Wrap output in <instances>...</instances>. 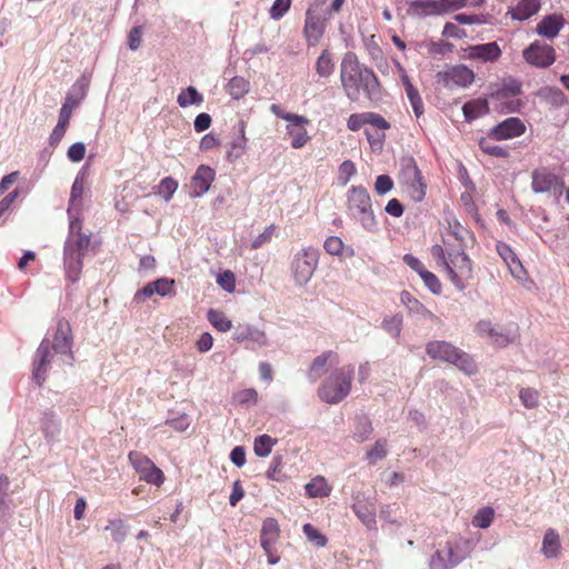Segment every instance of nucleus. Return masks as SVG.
<instances>
[{
	"instance_id": "nucleus-14",
	"label": "nucleus",
	"mask_w": 569,
	"mask_h": 569,
	"mask_svg": "<svg viewBox=\"0 0 569 569\" xmlns=\"http://www.w3.org/2000/svg\"><path fill=\"white\" fill-rule=\"evenodd\" d=\"M353 500L351 508L361 523L369 530L376 529L377 508L375 498L358 493Z\"/></svg>"
},
{
	"instance_id": "nucleus-64",
	"label": "nucleus",
	"mask_w": 569,
	"mask_h": 569,
	"mask_svg": "<svg viewBox=\"0 0 569 569\" xmlns=\"http://www.w3.org/2000/svg\"><path fill=\"white\" fill-rule=\"evenodd\" d=\"M496 249L498 254L501 257L506 264L510 263L512 260L517 258L512 249L505 242H497Z\"/></svg>"
},
{
	"instance_id": "nucleus-8",
	"label": "nucleus",
	"mask_w": 569,
	"mask_h": 569,
	"mask_svg": "<svg viewBox=\"0 0 569 569\" xmlns=\"http://www.w3.org/2000/svg\"><path fill=\"white\" fill-rule=\"evenodd\" d=\"M445 269L458 290H463L466 283L472 277V262L463 247L452 248L448 251V260Z\"/></svg>"
},
{
	"instance_id": "nucleus-20",
	"label": "nucleus",
	"mask_w": 569,
	"mask_h": 569,
	"mask_svg": "<svg viewBox=\"0 0 569 569\" xmlns=\"http://www.w3.org/2000/svg\"><path fill=\"white\" fill-rule=\"evenodd\" d=\"M408 13L413 17L443 16L440 0H415L409 3Z\"/></svg>"
},
{
	"instance_id": "nucleus-41",
	"label": "nucleus",
	"mask_w": 569,
	"mask_h": 569,
	"mask_svg": "<svg viewBox=\"0 0 569 569\" xmlns=\"http://www.w3.org/2000/svg\"><path fill=\"white\" fill-rule=\"evenodd\" d=\"M287 134L291 137V147L293 149L302 148L310 139L307 129L303 127L296 128V126L286 127Z\"/></svg>"
},
{
	"instance_id": "nucleus-51",
	"label": "nucleus",
	"mask_w": 569,
	"mask_h": 569,
	"mask_svg": "<svg viewBox=\"0 0 569 569\" xmlns=\"http://www.w3.org/2000/svg\"><path fill=\"white\" fill-rule=\"evenodd\" d=\"M357 172L356 166L351 160H346L339 166L338 180L342 186H346L352 176Z\"/></svg>"
},
{
	"instance_id": "nucleus-3",
	"label": "nucleus",
	"mask_w": 569,
	"mask_h": 569,
	"mask_svg": "<svg viewBox=\"0 0 569 569\" xmlns=\"http://www.w3.org/2000/svg\"><path fill=\"white\" fill-rule=\"evenodd\" d=\"M341 87L351 101H359L361 94L369 100L378 98L380 84L375 72L361 64L353 52H347L340 63Z\"/></svg>"
},
{
	"instance_id": "nucleus-38",
	"label": "nucleus",
	"mask_w": 569,
	"mask_h": 569,
	"mask_svg": "<svg viewBox=\"0 0 569 569\" xmlns=\"http://www.w3.org/2000/svg\"><path fill=\"white\" fill-rule=\"evenodd\" d=\"M335 63L332 56L328 50H323L317 59L316 72L319 77L328 78L333 73Z\"/></svg>"
},
{
	"instance_id": "nucleus-36",
	"label": "nucleus",
	"mask_w": 569,
	"mask_h": 569,
	"mask_svg": "<svg viewBox=\"0 0 569 569\" xmlns=\"http://www.w3.org/2000/svg\"><path fill=\"white\" fill-rule=\"evenodd\" d=\"M177 102L181 108L192 104L200 106L203 102V97L194 87L189 86L178 94Z\"/></svg>"
},
{
	"instance_id": "nucleus-60",
	"label": "nucleus",
	"mask_w": 569,
	"mask_h": 569,
	"mask_svg": "<svg viewBox=\"0 0 569 569\" xmlns=\"http://www.w3.org/2000/svg\"><path fill=\"white\" fill-rule=\"evenodd\" d=\"M303 532L318 547H323L327 543V538L310 523L303 526Z\"/></svg>"
},
{
	"instance_id": "nucleus-9",
	"label": "nucleus",
	"mask_w": 569,
	"mask_h": 569,
	"mask_svg": "<svg viewBox=\"0 0 569 569\" xmlns=\"http://www.w3.org/2000/svg\"><path fill=\"white\" fill-rule=\"evenodd\" d=\"M319 262V251L306 247L298 251L291 262L292 278L298 286L307 284L312 278Z\"/></svg>"
},
{
	"instance_id": "nucleus-52",
	"label": "nucleus",
	"mask_w": 569,
	"mask_h": 569,
	"mask_svg": "<svg viewBox=\"0 0 569 569\" xmlns=\"http://www.w3.org/2000/svg\"><path fill=\"white\" fill-rule=\"evenodd\" d=\"M291 0H274L272 3L269 14L273 20H280L290 9Z\"/></svg>"
},
{
	"instance_id": "nucleus-17",
	"label": "nucleus",
	"mask_w": 569,
	"mask_h": 569,
	"mask_svg": "<svg viewBox=\"0 0 569 569\" xmlns=\"http://www.w3.org/2000/svg\"><path fill=\"white\" fill-rule=\"evenodd\" d=\"M214 176L213 169L208 166H200L191 179L190 196L192 198L203 196L210 189Z\"/></svg>"
},
{
	"instance_id": "nucleus-11",
	"label": "nucleus",
	"mask_w": 569,
	"mask_h": 569,
	"mask_svg": "<svg viewBox=\"0 0 569 569\" xmlns=\"http://www.w3.org/2000/svg\"><path fill=\"white\" fill-rule=\"evenodd\" d=\"M475 80V73L471 69L463 64L448 67L446 70L438 72L437 81L448 89L455 87L466 88Z\"/></svg>"
},
{
	"instance_id": "nucleus-59",
	"label": "nucleus",
	"mask_w": 569,
	"mask_h": 569,
	"mask_svg": "<svg viewBox=\"0 0 569 569\" xmlns=\"http://www.w3.org/2000/svg\"><path fill=\"white\" fill-rule=\"evenodd\" d=\"M217 283L227 292H233L236 288L234 274L226 270L217 276Z\"/></svg>"
},
{
	"instance_id": "nucleus-50",
	"label": "nucleus",
	"mask_w": 569,
	"mask_h": 569,
	"mask_svg": "<svg viewBox=\"0 0 569 569\" xmlns=\"http://www.w3.org/2000/svg\"><path fill=\"white\" fill-rule=\"evenodd\" d=\"M449 224V233L455 237L458 241V247H466V236L469 234V231L465 229L457 220L448 221Z\"/></svg>"
},
{
	"instance_id": "nucleus-40",
	"label": "nucleus",
	"mask_w": 569,
	"mask_h": 569,
	"mask_svg": "<svg viewBox=\"0 0 569 569\" xmlns=\"http://www.w3.org/2000/svg\"><path fill=\"white\" fill-rule=\"evenodd\" d=\"M208 321L220 332H227L232 328V322L226 315L216 309H210L207 313Z\"/></svg>"
},
{
	"instance_id": "nucleus-48",
	"label": "nucleus",
	"mask_w": 569,
	"mask_h": 569,
	"mask_svg": "<svg viewBox=\"0 0 569 569\" xmlns=\"http://www.w3.org/2000/svg\"><path fill=\"white\" fill-rule=\"evenodd\" d=\"M406 94L410 101L416 117H420L423 113V102L418 90L413 87V84H408Z\"/></svg>"
},
{
	"instance_id": "nucleus-29",
	"label": "nucleus",
	"mask_w": 569,
	"mask_h": 569,
	"mask_svg": "<svg viewBox=\"0 0 569 569\" xmlns=\"http://www.w3.org/2000/svg\"><path fill=\"white\" fill-rule=\"evenodd\" d=\"M465 119L469 122L487 114L489 112V104L487 99L478 98L468 101L462 107Z\"/></svg>"
},
{
	"instance_id": "nucleus-46",
	"label": "nucleus",
	"mask_w": 569,
	"mask_h": 569,
	"mask_svg": "<svg viewBox=\"0 0 569 569\" xmlns=\"http://www.w3.org/2000/svg\"><path fill=\"white\" fill-rule=\"evenodd\" d=\"M519 398L527 409H535L539 405V391L533 388H521Z\"/></svg>"
},
{
	"instance_id": "nucleus-53",
	"label": "nucleus",
	"mask_w": 569,
	"mask_h": 569,
	"mask_svg": "<svg viewBox=\"0 0 569 569\" xmlns=\"http://www.w3.org/2000/svg\"><path fill=\"white\" fill-rule=\"evenodd\" d=\"M177 188L178 182L173 178L167 177L160 182L159 194H161L166 201H169L176 192Z\"/></svg>"
},
{
	"instance_id": "nucleus-10",
	"label": "nucleus",
	"mask_w": 569,
	"mask_h": 569,
	"mask_svg": "<svg viewBox=\"0 0 569 569\" xmlns=\"http://www.w3.org/2000/svg\"><path fill=\"white\" fill-rule=\"evenodd\" d=\"M129 461L133 469L139 473L140 479L156 486H161L164 481V475L147 456L131 451Z\"/></svg>"
},
{
	"instance_id": "nucleus-33",
	"label": "nucleus",
	"mask_w": 569,
	"mask_h": 569,
	"mask_svg": "<svg viewBox=\"0 0 569 569\" xmlns=\"http://www.w3.org/2000/svg\"><path fill=\"white\" fill-rule=\"evenodd\" d=\"M323 248L327 253L331 256H340L346 254L347 257L353 256V249L348 247L346 248L341 238L337 236H330L325 240Z\"/></svg>"
},
{
	"instance_id": "nucleus-30",
	"label": "nucleus",
	"mask_w": 569,
	"mask_h": 569,
	"mask_svg": "<svg viewBox=\"0 0 569 569\" xmlns=\"http://www.w3.org/2000/svg\"><path fill=\"white\" fill-rule=\"evenodd\" d=\"M560 548L561 543L558 532L555 529H548L545 532L542 540V555L548 559L557 558L559 556Z\"/></svg>"
},
{
	"instance_id": "nucleus-32",
	"label": "nucleus",
	"mask_w": 569,
	"mask_h": 569,
	"mask_svg": "<svg viewBox=\"0 0 569 569\" xmlns=\"http://www.w3.org/2000/svg\"><path fill=\"white\" fill-rule=\"evenodd\" d=\"M517 337L518 327L515 323L501 330L495 327L493 332L489 336L491 341L499 347L508 346L509 343L513 342Z\"/></svg>"
},
{
	"instance_id": "nucleus-42",
	"label": "nucleus",
	"mask_w": 569,
	"mask_h": 569,
	"mask_svg": "<svg viewBox=\"0 0 569 569\" xmlns=\"http://www.w3.org/2000/svg\"><path fill=\"white\" fill-rule=\"evenodd\" d=\"M372 430L371 421L367 417H360L357 419L352 437L357 442H363L368 440Z\"/></svg>"
},
{
	"instance_id": "nucleus-63",
	"label": "nucleus",
	"mask_w": 569,
	"mask_h": 569,
	"mask_svg": "<svg viewBox=\"0 0 569 569\" xmlns=\"http://www.w3.org/2000/svg\"><path fill=\"white\" fill-rule=\"evenodd\" d=\"M142 27H133L128 34V47L130 50L136 51L141 44Z\"/></svg>"
},
{
	"instance_id": "nucleus-43",
	"label": "nucleus",
	"mask_w": 569,
	"mask_h": 569,
	"mask_svg": "<svg viewBox=\"0 0 569 569\" xmlns=\"http://www.w3.org/2000/svg\"><path fill=\"white\" fill-rule=\"evenodd\" d=\"M388 455L387 440L378 439L371 449L367 451L366 458L370 465H376Z\"/></svg>"
},
{
	"instance_id": "nucleus-55",
	"label": "nucleus",
	"mask_w": 569,
	"mask_h": 569,
	"mask_svg": "<svg viewBox=\"0 0 569 569\" xmlns=\"http://www.w3.org/2000/svg\"><path fill=\"white\" fill-rule=\"evenodd\" d=\"M445 244L448 247L447 249H445L440 244H433L431 247V256L432 258L436 260L437 264L440 266V267H443L447 264V260H448V251L450 249H452V247L446 241L443 240Z\"/></svg>"
},
{
	"instance_id": "nucleus-21",
	"label": "nucleus",
	"mask_w": 569,
	"mask_h": 569,
	"mask_svg": "<svg viewBox=\"0 0 569 569\" xmlns=\"http://www.w3.org/2000/svg\"><path fill=\"white\" fill-rule=\"evenodd\" d=\"M501 56V49L497 42L476 44L469 48V58L481 62H495Z\"/></svg>"
},
{
	"instance_id": "nucleus-56",
	"label": "nucleus",
	"mask_w": 569,
	"mask_h": 569,
	"mask_svg": "<svg viewBox=\"0 0 569 569\" xmlns=\"http://www.w3.org/2000/svg\"><path fill=\"white\" fill-rule=\"evenodd\" d=\"M174 281L168 278H159L152 281V286L156 290V293L160 297L170 296L173 291Z\"/></svg>"
},
{
	"instance_id": "nucleus-18",
	"label": "nucleus",
	"mask_w": 569,
	"mask_h": 569,
	"mask_svg": "<svg viewBox=\"0 0 569 569\" xmlns=\"http://www.w3.org/2000/svg\"><path fill=\"white\" fill-rule=\"evenodd\" d=\"M40 429L47 442H56L61 432V422L52 410H44L40 418Z\"/></svg>"
},
{
	"instance_id": "nucleus-57",
	"label": "nucleus",
	"mask_w": 569,
	"mask_h": 569,
	"mask_svg": "<svg viewBox=\"0 0 569 569\" xmlns=\"http://www.w3.org/2000/svg\"><path fill=\"white\" fill-rule=\"evenodd\" d=\"M420 278L423 280V283L426 287L432 292V293H440L441 291V283L436 274L425 269L420 274Z\"/></svg>"
},
{
	"instance_id": "nucleus-19",
	"label": "nucleus",
	"mask_w": 569,
	"mask_h": 569,
	"mask_svg": "<svg viewBox=\"0 0 569 569\" xmlns=\"http://www.w3.org/2000/svg\"><path fill=\"white\" fill-rule=\"evenodd\" d=\"M400 301L407 308L409 315L417 317L418 320H438L436 315L428 310L410 292L402 291L400 295Z\"/></svg>"
},
{
	"instance_id": "nucleus-58",
	"label": "nucleus",
	"mask_w": 569,
	"mask_h": 569,
	"mask_svg": "<svg viewBox=\"0 0 569 569\" xmlns=\"http://www.w3.org/2000/svg\"><path fill=\"white\" fill-rule=\"evenodd\" d=\"M230 94L240 98L248 91V82L240 77H234L229 81Z\"/></svg>"
},
{
	"instance_id": "nucleus-5",
	"label": "nucleus",
	"mask_w": 569,
	"mask_h": 569,
	"mask_svg": "<svg viewBox=\"0 0 569 569\" xmlns=\"http://www.w3.org/2000/svg\"><path fill=\"white\" fill-rule=\"evenodd\" d=\"M355 368L351 365L332 371L318 389L319 398L330 405L342 401L350 392Z\"/></svg>"
},
{
	"instance_id": "nucleus-24",
	"label": "nucleus",
	"mask_w": 569,
	"mask_h": 569,
	"mask_svg": "<svg viewBox=\"0 0 569 569\" xmlns=\"http://www.w3.org/2000/svg\"><path fill=\"white\" fill-rule=\"evenodd\" d=\"M279 538V525L276 519L267 518L261 528L260 532V546L266 553H270V549L273 548Z\"/></svg>"
},
{
	"instance_id": "nucleus-23",
	"label": "nucleus",
	"mask_w": 569,
	"mask_h": 569,
	"mask_svg": "<svg viewBox=\"0 0 569 569\" xmlns=\"http://www.w3.org/2000/svg\"><path fill=\"white\" fill-rule=\"evenodd\" d=\"M531 178V189L536 193L549 192L557 183L556 174L545 168L533 170Z\"/></svg>"
},
{
	"instance_id": "nucleus-44",
	"label": "nucleus",
	"mask_w": 569,
	"mask_h": 569,
	"mask_svg": "<svg viewBox=\"0 0 569 569\" xmlns=\"http://www.w3.org/2000/svg\"><path fill=\"white\" fill-rule=\"evenodd\" d=\"M106 530L111 532L112 540L122 543L128 536V526L121 519L109 520Z\"/></svg>"
},
{
	"instance_id": "nucleus-4",
	"label": "nucleus",
	"mask_w": 569,
	"mask_h": 569,
	"mask_svg": "<svg viewBox=\"0 0 569 569\" xmlns=\"http://www.w3.org/2000/svg\"><path fill=\"white\" fill-rule=\"evenodd\" d=\"M347 212L369 232L379 230L378 221L375 217L371 198L361 186H352L347 192Z\"/></svg>"
},
{
	"instance_id": "nucleus-13",
	"label": "nucleus",
	"mask_w": 569,
	"mask_h": 569,
	"mask_svg": "<svg viewBox=\"0 0 569 569\" xmlns=\"http://www.w3.org/2000/svg\"><path fill=\"white\" fill-rule=\"evenodd\" d=\"M522 57L536 68H548L556 61V51L550 44L535 41L522 51Z\"/></svg>"
},
{
	"instance_id": "nucleus-62",
	"label": "nucleus",
	"mask_w": 569,
	"mask_h": 569,
	"mask_svg": "<svg viewBox=\"0 0 569 569\" xmlns=\"http://www.w3.org/2000/svg\"><path fill=\"white\" fill-rule=\"evenodd\" d=\"M86 146L82 142H76L68 149L67 156L70 161L79 162L84 158Z\"/></svg>"
},
{
	"instance_id": "nucleus-26",
	"label": "nucleus",
	"mask_w": 569,
	"mask_h": 569,
	"mask_svg": "<svg viewBox=\"0 0 569 569\" xmlns=\"http://www.w3.org/2000/svg\"><path fill=\"white\" fill-rule=\"evenodd\" d=\"M247 149V138H246V122L240 121L238 123V136L232 139L229 143V149L227 151V159L230 162H234L239 158H241Z\"/></svg>"
},
{
	"instance_id": "nucleus-2",
	"label": "nucleus",
	"mask_w": 569,
	"mask_h": 569,
	"mask_svg": "<svg viewBox=\"0 0 569 569\" xmlns=\"http://www.w3.org/2000/svg\"><path fill=\"white\" fill-rule=\"evenodd\" d=\"M83 193L82 183L76 179L70 192L68 214L70 217L69 234L63 248V268L66 278L71 283L80 279L83 258L89 251L91 239L81 232V222L73 217V207L81 202Z\"/></svg>"
},
{
	"instance_id": "nucleus-54",
	"label": "nucleus",
	"mask_w": 569,
	"mask_h": 569,
	"mask_svg": "<svg viewBox=\"0 0 569 569\" xmlns=\"http://www.w3.org/2000/svg\"><path fill=\"white\" fill-rule=\"evenodd\" d=\"M365 113V124H371L372 127L379 130H387L390 128V123L379 113L376 112H363Z\"/></svg>"
},
{
	"instance_id": "nucleus-12",
	"label": "nucleus",
	"mask_w": 569,
	"mask_h": 569,
	"mask_svg": "<svg viewBox=\"0 0 569 569\" xmlns=\"http://www.w3.org/2000/svg\"><path fill=\"white\" fill-rule=\"evenodd\" d=\"M465 556L459 552L457 545L447 541L440 546L429 560V569H452L463 560Z\"/></svg>"
},
{
	"instance_id": "nucleus-39",
	"label": "nucleus",
	"mask_w": 569,
	"mask_h": 569,
	"mask_svg": "<svg viewBox=\"0 0 569 569\" xmlns=\"http://www.w3.org/2000/svg\"><path fill=\"white\" fill-rule=\"evenodd\" d=\"M521 93V82L516 79H507L505 80L500 87L497 89L495 96L498 99H507L511 97H516Z\"/></svg>"
},
{
	"instance_id": "nucleus-34",
	"label": "nucleus",
	"mask_w": 569,
	"mask_h": 569,
	"mask_svg": "<svg viewBox=\"0 0 569 569\" xmlns=\"http://www.w3.org/2000/svg\"><path fill=\"white\" fill-rule=\"evenodd\" d=\"M401 177L405 183L417 181L422 178L421 172L412 157H406L401 159Z\"/></svg>"
},
{
	"instance_id": "nucleus-31",
	"label": "nucleus",
	"mask_w": 569,
	"mask_h": 569,
	"mask_svg": "<svg viewBox=\"0 0 569 569\" xmlns=\"http://www.w3.org/2000/svg\"><path fill=\"white\" fill-rule=\"evenodd\" d=\"M337 358V355L333 351H326L316 357L309 368L308 377L315 382L317 381L325 372L326 366L330 360Z\"/></svg>"
},
{
	"instance_id": "nucleus-37",
	"label": "nucleus",
	"mask_w": 569,
	"mask_h": 569,
	"mask_svg": "<svg viewBox=\"0 0 569 569\" xmlns=\"http://www.w3.org/2000/svg\"><path fill=\"white\" fill-rule=\"evenodd\" d=\"M277 442L278 440L276 438H272L269 435H261L254 439L253 451L256 456L266 458L271 453L272 448Z\"/></svg>"
},
{
	"instance_id": "nucleus-16",
	"label": "nucleus",
	"mask_w": 569,
	"mask_h": 569,
	"mask_svg": "<svg viewBox=\"0 0 569 569\" xmlns=\"http://www.w3.org/2000/svg\"><path fill=\"white\" fill-rule=\"evenodd\" d=\"M525 130L526 127L519 118H508L493 127L489 136L495 140H507L521 136Z\"/></svg>"
},
{
	"instance_id": "nucleus-7",
	"label": "nucleus",
	"mask_w": 569,
	"mask_h": 569,
	"mask_svg": "<svg viewBox=\"0 0 569 569\" xmlns=\"http://www.w3.org/2000/svg\"><path fill=\"white\" fill-rule=\"evenodd\" d=\"M328 0H313L307 9L303 34L308 46H316L323 36L331 16L327 10Z\"/></svg>"
},
{
	"instance_id": "nucleus-49",
	"label": "nucleus",
	"mask_w": 569,
	"mask_h": 569,
	"mask_svg": "<svg viewBox=\"0 0 569 569\" xmlns=\"http://www.w3.org/2000/svg\"><path fill=\"white\" fill-rule=\"evenodd\" d=\"M405 184L407 186L408 193L413 201L420 202L423 200L426 196V184L423 183L422 178Z\"/></svg>"
},
{
	"instance_id": "nucleus-61",
	"label": "nucleus",
	"mask_w": 569,
	"mask_h": 569,
	"mask_svg": "<svg viewBox=\"0 0 569 569\" xmlns=\"http://www.w3.org/2000/svg\"><path fill=\"white\" fill-rule=\"evenodd\" d=\"M393 188V181L388 174H380L375 182V190L378 194H385Z\"/></svg>"
},
{
	"instance_id": "nucleus-35",
	"label": "nucleus",
	"mask_w": 569,
	"mask_h": 569,
	"mask_svg": "<svg viewBox=\"0 0 569 569\" xmlns=\"http://www.w3.org/2000/svg\"><path fill=\"white\" fill-rule=\"evenodd\" d=\"M331 488L323 477H316L306 485V492L311 498H322L330 495Z\"/></svg>"
},
{
	"instance_id": "nucleus-47",
	"label": "nucleus",
	"mask_w": 569,
	"mask_h": 569,
	"mask_svg": "<svg viewBox=\"0 0 569 569\" xmlns=\"http://www.w3.org/2000/svg\"><path fill=\"white\" fill-rule=\"evenodd\" d=\"M479 147L485 153L492 157L506 158L509 156V152L506 148L495 144L490 142L488 139H481L479 141Z\"/></svg>"
},
{
	"instance_id": "nucleus-1",
	"label": "nucleus",
	"mask_w": 569,
	"mask_h": 569,
	"mask_svg": "<svg viewBox=\"0 0 569 569\" xmlns=\"http://www.w3.org/2000/svg\"><path fill=\"white\" fill-rule=\"evenodd\" d=\"M72 355V335L70 323L60 319L52 339L44 338L38 347L33 359V380L41 386L46 380L47 372L53 368H61L66 365L71 366Z\"/></svg>"
},
{
	"instance_id": "nucleus-6",
	"label": "nucleus",
	"mask_w": 569,
	"mask_h": 569,
	"mask_svg": "<svg viewBox=\"0 0 569 569\" xmlns=\"http://www.w3.org/2000/svg\"><path fill=\"white\" fill-rule=\"evenodd\" d=\"M426 353L433 360H441L456 366L469 376L477 372L473 359L450 342L442 340L429 341L426 346Z\"/></svg>"
},
{
	"instance_id": "nucleus-45",
	"label": "nucleus",
	"mask_w": 569,
	"mask_h": 569,
	"mask_svg": "<svg viewBox=\"0 0 569 569\" xmlns=\"http://www.w3.org/2000/svg\"><path fill=\"white\" fill-rule=\"evenodd\" d=\"M495 517V510L491 507L480 508L472 519L476 528L486 529L490 527Z\"/></svg>"
},
{
	"instance_id": "nucleus-25",
	"label": "nucleus",
	"mask_w": 569,
	"mask_h": 569,
	"mask_svg": "<svg viewBox=\"0 0 569 569\" xmlns=\"http://www.w3.org/2000/svg\"><path fill=\"white\" fill-rule=\"evenodd\" d=\"M89 86L90 77L82 74L69 89L63 103L77 108L86 98Z\"/></svg>"
},
{
	"instance_id": "nucleus-27",
	"label": "nucleus",
	"mask_w": 569,
	"mask_h": 569,
	"mask_svg": "<svg viewBox=\"0 0 569 569\" xmlns=\"http://www.w3.org/2000/svg\"><path fill=\"white\" fill-rule=\"evenodd\" d=\"M402 328L403 316L401 313L386 316L381 321V329L397 343H401Z\"/></svg>"
},
{
	"instance_id": "nucleus-22",
	"label": "nucleus",
	"mask_w": 569,
	"mask_h": 569,
	"mask_svg": "<svg viewBox=\"0 0 569 569\" xmlns=\"http://www.w3.org/2000/svg\"><path fill=\"white\" fill-rule=\"evenodd\" d=\"M563 27V18L560 14H549L537 24L536 32L547 39H555Z\"/></svg>"
},
{
	"instance_id": "nucleus-15",
	"label": "nucleus",
	"mask_w": 569,
	"mask_h": 569,
	"mask_svg": "<svg viewBox=\"0 0 569 569\" xmlns=\"http://www.w3.org/2000/svg\"><path fill=\"white\" fill-rule=\"evenodd\" d=\"M233 339L238 342H250L252 350L270 345L266 332L250 325H239L233 332Z\"/></svg>"
},
{
	"instance_id": "nucleus-28",
	"label": "nucleus",
	"mask_w": 569,
	"mask_h": 569,
	"mask_svg": "<svg viewBox=\"0 0 569 569\" xmlns=\"http://www.w3.org/2000/svg\"><path fill=\"white\" fill-rule=\"evenodd\" d=\"M540 9L539 0H521L510 11L511 18L525 21L536 14Z\"/></svg>"
}]
</instances>
